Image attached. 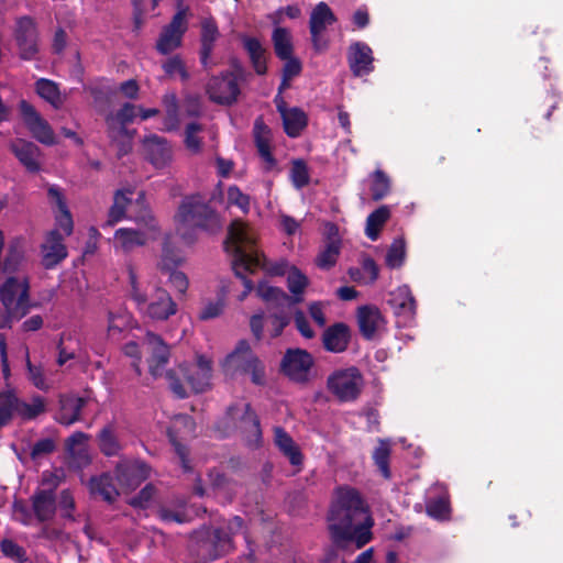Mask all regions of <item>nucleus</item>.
<instances>
[{
    "label": "nucleus",
    "mask_w": 563,
    "mask_h": 563,
    "mask_svg": "<svg viewBox=\"0 0 563 563\" xmlns=\"http://www.w3.org/2000/svg\"><path fill=\"white\" fill-rule=\"evenodd\" d=\"M328 520L333 545L325 551L322 563H332L338 550L353 553L372 540L373 519L358 492L352 487L335 490Z\"/></svg>",
    "instance_id": "1"
},
{
    "label": "nucleus",
    "mask_w": 563,
    "mask_h": 563,
    "mask_svg": "<svg viewBox=\"0 0 563 563\" xmlns=\"http://www.w3.org/2000/svg\"><path fill=\"white\" fill-rule=\"evenodd\" d=\"M225 249L232 254L235 276L246 280L247 274L263 269L269 277L286 278L287 282H307L299 268L285 260L268 261L257 249V232L249 223L234 220L229 227Z\"/></svg>",
    "instance_id": "2"
},
{
    "label": "nucleus",
    "mask_w": 563,
    "mask_h": 563,
    "mask_svg": "<svg viewBox=\"0 0 563 563\" xmlns=\"http://www.w3.org/2000/svg\"><path fill=\"white\" fill-rule=\"evenodd\" d=\"M47 196L57 229L51 231L42 244V263L46 268H51L67 256L64 238L71 234L74 222L64 191L58 186L52 185L48 187Z\"/></svg>",
    "instance_id": "3"
},
{
    "label": "nucleus",
    "mask_w": 563,
    "mask_h": 563,
    "mask_svg": "<svg viewBox=\"0 0 563 563\" xmlns=\"http://www.w3.org/2000/svg\"><path fill=\"white\" fill-rule=\"evenodd\" d=\"M175 234L184 244H191L200 229L220 228L218 214L200 196L186 197L175 214Z\"/></svg>",
    "instance_id": "4"
},
{
    "label": "nucleus",
    "mask_w": 563,
    "mask_h": 563,
    "mask_svg": "<svg viewBox=\"0 0 563 563\" xmlns=\"http://www.w3.org/2000/svg\"><path fill=\"white\" fill-rule=\"evenodd\" d=\"M244 532V521L235 516L228 521L227 528L205 529L195 537L192 551L201 562L216 560L233 550V537Z\"/></svg>",
    "instance_id": "5"
},
{
    "label": "nucleus",
    "mask_w": 563,
    "mask_h": 563,
    "mask_svg": "<svg viewBox=\"0 0 563 563\" xmlns=\"http://www.w3.org/2000/svg\"><path fill=\"white\" fill-rule=\"evenodd\" d=\"M222 367L229 376L250 374L255 385L265 384V367L246 340L238 342L235 349L224 358Z\"/></svg>",
    "instance_id": "6"
},
{
    "label": "nucleus",
    "mask_w": 563,
    "mask_h": 563,
    "mask_svg": "<svg viewBox=\"0 0 563 563\" xmlns=\"http://www.w3.org/2000/svg\"><path fill=\"white\" fill-rule=\"evenodd\" d=\"M132 296L140 306H146L145 312L151 319L166 320L177 312V305L170 295L155 284H147L145 289L134 284Z\"/></svg>",
    "instance_id": "7"
},
{
    "label": "nucleus",
    "mask_w": 563,
    "mask_h": 563,
    "mask_svg": "<svg viewBox=\"0 0 563 563\" xmlns=\"http://www.w3.org/2000/svg\"><path fill=\"white\" fill-rule=\"evenodd\" d=\"M13 38L19 57L33 60L40 54V31L37 22L30 15H21L14 20Z\"/></svg>",
    "instance_id": "8"
},
{
    "label": "nucleus",
    "mask_w": 563,
    "mask_h": 563,
    "mask_svg": "<svg viewBox=\"0 0 563 563\" xmlns=\"http://www.w3.org/2000/svg\"><path fill=\"white\" fill-rule=\"evenodd\" d=\"M363 385V376L356 367L338 369L327 380L328 390L342 402L355 400Z\"/></svg>",
    "instance_id": "9"
},
{
    "label": "nucleus",
    "mask_w": 563,
    "mask_h": 563,
    "mask_svg": "<svg viewBox=\"0 0 563 563\" xmlns=\"http://www.w3.org/2000/svg\"><path fill=\"white\" fill-rule=\"evenodd\" d=\"M140 229L121 228L114 233L115 246L125 252L142 246L158 235V227L153 216L147 212L136 219Z\"/></svg>",
    "instance_id": "10"
},
{
    "label": "nucleus",
    "mask_w": 563,
    "mask_h": 563,
    "mask_svg": "<svg viewBox=\"0 0 563 563\" xmlns=\"http://www.w3.org/2000/svg\"><path fill=\"white\" fill-rule=\"evenodd\" d=\"M227 415L232 426L243 434L250 445L260 443L262 438L260 420L249 402L243 400L234 402L228 408Z\"/></svg>",
    "instance_id": "11"
},
{
    "label": "nucleus",
    "mask_w": 563,
    "mask_h": 563,
    "mask_svg": "<svg viewBox=\"0 0 563 563\" xmlns=\"http://www.w3.org/2000/svg\"><path fill=\"white\" fill-rule=\"evenodd\" d=\"M24 124L32 136L44 145L56 144V135L51 124L27 101L21 100L19 104Z\"/></svg>",
    "instance_id": "12"
},
{
    "label": "nucleus",
    "mask_w": 563,
    "mask_h": 563,
    "mask_svg": "<svg viewBox=\"0 0 563 563\" xmlns=\"http://www.w3.org/2000/svg\"><path fill=\"white\" fill-rule=\"evenodd\" d=\"M312 365V356L307 351L300 349L288 350L282 361V368L285 375L300 384L310 380Z\"/></svg>",
    "instance_id": "13"
},
{
    "label": "nucleus",
    "mask_w": 563,
    "mask_h": 563,
    "mask_svg": "<svg viewBox=\"0 0 563 563\" xmlns=\"http://www.w3.org/2000/svg\"><path fill=\"white\" fill-rule=\"evenodd\" d=\"M239 78L235 73H225L213 77L207 85V93L213 102L220 104L233 103L240 93Z\"/></svg>",
    "instance_id": "14"
},
{
    "label": "nucleus",
    "mask_w": 563,
    "mask_h": 563,
    "mask_svg": "<svg viewBox=\"0 0 563 563\" xmlns=\"http://www.w3.org/2000/svg\"><path fill=\"white\" fill-rule=\"evenodd\" d=\"M0 300L10 314L23 317L30 308L29 284H2Z\"/></svg>",
    "instance_id": "15"
},
{
    "label": "nucleus",
    "mask_w": 563,
    "mask_h": 563,
    "mask_svg": "<svg viewBox=\"0 0 563 563\" xmlns=\"http://www.w3.org/2000/svg\"><path fill=\"white\" fill-rule=\"evenodd\" d=\"M306 284H291L290 291L294 296H288L280 288L271 286L269 284H258L256 295L272 308H288L296 302H299V297L305 289Z\"/></svg>",
    "instance_id": "16"
},
{
    "label": "nucleus",
    "mask_w": 563,
    "mask_h": 563,
    "mask_svg": "<svg viewBox=\"0 0 563 563\" xmlns=\"http://www.w3.org/2000/svg\"><path fill=\"white\" fill-rule=\"evenodd\" d=\"M144 347L150 354L147 360L148 369L152 376H162L169 361V347L161 336L148 332L144 338Z\"/></svg>",
    "instance_id": "17"
},
{
    "label": "nucleus",
    "mask_w": 563,
    "mask_h": 563,
    "mask_svg": "<svg viewBox=\"0 0 563 563\" xmlns=\"http://www.w3.org/2000/svg\"><path fill=\"white\" fill-rule=\"evenodd\" d=\"M187 30L186 9L179 10L172 22L164 27L157 41V51L162 54H168L177 48L181 43V37Z\"/></svg>",
    "instance_id": "18"
},
{
    "label": "nucleus",
    "mask_w": 563,
    "mask_h": 563,
    "mask_svg": "<svg viewBox=\"0 0 563 563\" xmlns=\"http://www.w3.org/2000/svg\"><path fill=\"white\" fill-rule=\"evenodd\" d=\"M195 432V422L191 417L187 415H177L173 418L172 427L168 429V437L170 442L173 443L180 461L184 470L188 471V451L185 445H183L177 437H191Z\"/></svg>",
    "instance_id": "19"
},
{
    "label": "nucleus",
    "mask_w": 563,
    "mask_h": 563,
    "mask_svg": "<svg viewBox=\"0 0 563 563\" xmlns=\"http://www.w3.org/2000/svg\"><path fill=\"white\" fill-rule=\"evenodd\" d=\"M170 244L172 239L167 238L163 246L162 257L157 264L158 277L167 278L169 282H186L188 276L183 271V260L170 253Z\"/></svg>",
    "instance_id": "20"
},
{
    "label": "nucleus",
    "mask_w": 563,
    "mask_h": 563,
    "mask_svg": "<svg viewBox=\"0 0 563 563\" xmlns=\"http://www.w3.org/2000/svg\"><path fill=\"white\" fill-rule=\"evenodd\" d=\"M357 324L361 334L372 340L385 325V319L380 310L372 305L361 306L356 312Z\"/></svg>",
    "instance_id": "21"
},
{
    "label": "nucleus",
    "mask_w": 563,
    "mask_h": 563,
    "mask_svg": "<svg viewBox=\"0 0 563 563\" xmlns=\"http://www.w3.org/2000/svg\"><path fill=\"white\" fill-rule=\"evenodd\" d=\"M11 151L14 153L19 162L30 173H37L41 170V148L32 142L19 139L11 143Z\"/></svg>",
    "instance_id": "22"
},
{
    "label": "nucleus",
    "mask_w": 563,
    "mask_h": 563,
    "mask_svg": "<svg viewBox=\"0 0 563 563\" xmlns=\"http://www.w3.org/2000/svg\"><path fill=\"white\" fill-rule=\"evenodd\" d=\"M336 18L325 2H319L311 11L309 29L314 47H320L322 33L329 25H332Z\"/></svg>",
    "instance_id": "23"
},
{
    "label": "nucleus",
    "mask_w": 563,
    "mask_h": 563,
    "mask_svg": "<svg viewBox=\"0 0 563 563\" xmlns=\"http://www.w3.org/2000/svg\"><path fill=\"white\" fill-rule=\"evenodd\" d=\"M143 151L147 159L156 167H165L172 158V150L165 139L151 134L143 141Z\"/></svg>",
    "instance_id": "24"
},
{
    "label": "nucleus",
    "mask_w": 563,
    "mask_h": 563,
    "mask_svg": "<svg viewBox=\"0 0 563 563\" xmlns=\"http://www.w3.org/2000/svg\"><path fill=\"white\" fill-rule=\"evenodd\" d=\"M211 362L205 356H199L197 363L184 373L186 382L195 393H202L210 386Z\"/></svg>",
    "instance_id": "25"
},
{
    "label": "nucleus",
    "mask_w": 563,
    "mask_h": 563,
    "mask_svg": "<svg viewBox=\"0 0 563 563\" xmlns=\"http://www.w3.org/2000/svg\"><path fill=\"white\" fill-rule=\"evenodd\" d=\"M150 475V468L142 462H121L117 466V477L121 485L135 488Z\"/></svg>",
    "instance_id": "26"
},
{
    "label": "nucleus",
    "mask_w": 563,
    "mask_h": 563,
    "mask_svg": "<svg viewBox=\"0 0 563 563\" xmlns=\"http://www.w3.org/2000/svg\"><path fill=\"white\" fill-rule=\"evenodd\" d=\"M349 64L355 76H364L373 70L371 47L362 42L353 43L349 48Z\"/></svg>",
    "instance_id": "27"
},
{
    "label": "nucleus",
    "mask_w": 563,
    "mask_h": 563,
    "mask_svg": "<svg viewBox=\"0 0 563 563\" xmlns=\"http://www.w3.org/2000/svg\"><path fill=\"white\" fill-rule=\"evenodd\" d=\"M88 435L84 432H75L67 440L69 464L75 468H82L90 464L91 459L87 446Z\"/></svg>",
    "instance_id": "28"
},
{
    "label": "nucleus",
    "mask_w": 563,
    "mask_h": 563,
    "mask_svg": "<svg viewBox=\"0 0 563 563\" xmlns=\"http://www.w3.org/2000/svg\"><path fill=\"white\" fill-rule=\"evenodd\" d=\"M136 117L137 106L132 103H125L117 113L109 114L106 119L109 136L117 139L125 135L128 133L125 125L133 122Z\"/></svg>",
    "instance_id": "29"
},
{
    "label": "nucleus",
    "mask_w": 563,
    "mask_h": 563,
    "mask_svg": "<svg viewBox=\"0 0 563 563\" xmlns=\"http://www.w3.org/2000/svg\"><path fill=\"white\" fill-rule=\"evenodd\" d=\"M86 405V399L74 395L59 397V410L56 420L60 424L70 426L80 420V412Z\"/></svg>",
    "instance_id": "30"
},
{
    "label": "nucleus",
    "mask_w": 563,
    "mask_h": 563,
    "mask_svg": "<svg viewBox=\"0 0 563 563\" xmlns=\"http://www.w3.org/2000/svg\"><path fill=\"white\" fill-rule=\"evenodd\" d=\"M351 333L350 328L342 322L329 327L322 335L323 346L332 353H341L347 349Z\"/></svg>",
    "instance_id": "31"
},
{
    "label": "nucleus",
    "mask_w": 563,
    "mask_h": 563,
    "mask_svg": "<svg viewBox=\"0 0 563 563\" xmlns=\"http://www.w3.org/2000/svg\"><path fill=\"white\" fill-rule=\"evenodd\" d=\"M387 302L398 314L412 317L416 312V301L407 285H400L391 291Z\"/></svg>",
    "instance_id": "32"
},
{
    "label": "nucleus",
    "mask_w": 563,
    "mask_h": 563,
    "mask_svg": "<svg viewBox=\"0 0 563 563\" xmlns=\"http://www.w3.org/2000/svg\"><path fill=\"white\" fill-rule=\"evenodd\" d=\"M254 139L258 153L266 163V168H273L275 159L271 153V130L262 119H257L254 123Z\"/></svg>",
    "instance_id": "33"
},
{
    "label": "nucleus",
    "mask_w": 563,
    "mask_h": 563,
    "mask_svg": "<svg viewBox=\"0 0 563 563\" xmlns=\"http://www.w3.org/2000/svg\"><path fill=\"white\" fill-rule=\"evenodd\" d=\"M35 91L40 98L49 103L54 109H60L66 97L60 92L58 85L47 78H40L35 82Z\"/></svg>",
    "instance_id": "34"
},
{
    "label": "nucleus",
    "mask_w": 563,
    "mask_h": 563,
    "mask_svg": "<svg viewBox=\"0 0 563 563\" xmlns=\"http://www.w3.org/2000/svg\"><path fill=\"white\" fill-rule=\"evenodd\" d=\"M278 109L283 118L286 133L290 137L298 136L307 125V117L305 112L298 108L287 109L280 106H278Z\"/></svg>",
    "instance_id": "35"
},
{
    "label": "nucleus",
    "mask_w": 563,
    "mask_h": 563,
    "mask_svg": "<svg viewBox=\"0 0 563 563\" xmlns=\"http://www.w3.org/2000/svg\"><path fill=\"white\" fill-rule=\"evenodd\" d=\"M33 510L40 521L51 520L56 510L55 496L51 490H42L33 497Z\"/></svg>",
    "instance_id": "36"
},
{
    "label": "nucleus",
    "mask_w": 563,
    "mask_h": 563,
    "mask_svg": "<svg viewBox=\"0 0 563 563\" xmlns=\"http://www.w3.org/2000/svg\"><path fill=\"white\" fill-rule=\"evenodd\" d=\"M275 443L292 465L297 466L302 463V454L298 445L282 428H275Z\"/></svg>",
    "instance_id": "37"
},
{
    "label": "nucleus",
    "mask_w": 563,
    "mask_h": 563,
    "mask_svg": "<svg viewBox=\"0 0 563 563\" xmlns=\"http://www.w3.org/2000/svg\"><path fill=\"white\" fill-rule=\"evenodd\" d=\"M218 36L219 31L216 22L212 19H205L201 22V63L206 68Z\"/></svg>",
    "instance_id": "38"
},
{
    "label": "nucleus",
    "mask_w": 563,
    "mask_h": 563,
    "mask_svg": "<svg viewBox=\"0 0 563 563\" xmlns=\"http://www.w3.org/2000/svg\"><path fill=\"white\" fill-rule=\"evenodd\" d=\"M131 190H118L114 194L113 203L109 209L104 225L113 227L125 217L126 208L131 203Z\"/></svg>",
    "instance_id": "39"
},
{
    "label": "nucleus",
    "mask_w": 563,
    "mask_h": 563,
    "mask_svg": "<svg viewBox=\"0 0 563 563\" xmlns=\"http://www.w3.org/2000/svg\"><path fill=\"white\" fill-rule=\"evenodd\" d=\"M276 56L280 59L292 56V35L288 29L276 26L272 34Z\"/></svg>",
    "instance_id": "40"
},
{
    "label": "nucleus",
    "mask_w": 563,
    "mask_h": 563,
    "mask_svg": "<svg viewBox=\"0 0 563 563\" xmlns=\"http://www.w3.org/2000/svg\"><path fill=\"white\" fill-rule=\"evenodd\" d=\"M163 106L165 110V119L163 121L164 131H173L178 129L180 124V109L177 103V98L174 93H166L163 98Z\"/></svg>",
    "instance_id": "41"
},
{
    "label": "nucleus",
    "mask_w": 563,
    "mask_h": 563,
    "mask_svg": "<svg viewBox=\"0 0 563 563\" xmlns=\"http://www.w3.org/2000/svg\"><path fill=\"white\" fill-rule=\"evenodd\" d=\"M90 492L100 495L106 501L112 503L119 496L109 474L92 477L89 483Z\"/></svg>",
    "instance_id": "42"
},
{
    "label": "nucleus",
    "mask_w": 563,
    "mask_h": 563,
    "mask_svg": "<svg viewBox=\"0 0 563 563\" xmlns=\"http://www.w3.org/2000/svg\"><path fill=\"white\" fill-rule=\"evenodd\" d=\"M390 217V210L387 206H382L372 212L366 220L365 234L372 240L376 241L378 239L380 229L387 222Z\"/></svg>",
    "instance_id": "43"
},
{
    "label": "nucleus",
    "mask_w": 563,
    "mask_h": 563,
    "mask_svg": "<svg viewBox=\"0 0 563 563\" xmlns=\"http://www.w3.org/2000/svg\"><path fill=\"white\" fill-rule=\"evenodd\" d=\"M243 45L247 51L254 69L257 74L263 75L266 71V60H265V51L260 43V41L255 37H243Z\"/></svg>",
    "instance_id": "44"
},
{
    "label": "nucleus",
    "mask_w": 563,
    "mask_h": 563,
    "mask_svg": "<svg viewBox=\"0 0 563 563\" xmlns=\"http://www.w3.org/2000/svg\"><path fill=\"white\" fill-rule=\"evenodd\" d=\"M340 254V243L338 241L328 242L316 257V265L321 269H329L336 263Z\"/></svg>",
    "instance_id": "45"
},
{
    "label": "nucleus",
    "mask_w": 563,
    "mask_h": 563,
    "mask_svg": "<svg viewBox=\"0 0 563 563\" xmlns=\"http://www.w3.org/2000/svg\"><path fill=\"white\" fill-rule=\"evenodd\" d=\"M99 446L102 453L108 456L117 455L121 450V445L117 439L114 428L112 426L104 427L99 433Z\"/></svg>",
    "instance_id": "46"
},
{
    "label": "nucleus",
    "mask_w": 563,
    "mask_h": 563,
    "mask_svg": "<svg viewBox=\"0 0 563 563\" xmlns=\"http://www.w3.org/2000/svg\"><path fill=\"white\" fill-rule=\"evenodd\" d=\"M389 455H390V444L388 441L379 440L378 445L376 446L373 459L375 464L377 465L379 472L385 478L390 477L389 471Z\"/></svg>",
    "instance_id": "47"
},
{
    "label": "nucleus",
    "mask_w": 563,
    "mask_h": 563,
    "mask_svg": "<svg viewBox=\"0 0 563 563\" xmlns=\"http://www.w3.org/2000/svg\"><path fill=\"white\" fill-rule=\"evenodd\" d=\"M406 258V242L404 238H397L389 246L386 255V264L391 268L400 267Z\"/></svg>",
    "instance_id": "48"
},
{
    "label": "nucleus",
    "mask_w": 563,
    "mask_h": 563,
    "mask_svg": "<svg viewBox=\"0 0 563 563\" xmlns=\"http://www.w3.org/2000/svg\"><path fill=\"white\" fill-rule=\"evenodd\" d=\"M227 202L229 207L234 206L244 214L250 211L251 198L249 195L242 192L238 186H229L227 190Z\"/></svg>",
    "instance_id": "49"
},
{
    "label": "nucleus",
    "mask_w": 563,
    "mask_h": 563,
    "mask_svg": "<svg viewBox=\"0 0 563 563\" xmlns=\"http://www.w3.org/2000/svg\"><path fill=\"white\" fill-rule=\"evenodd\" d=\"M27 378L40 390H48L52 387L51 382L45 377L41 366L33 365L30 361L29 351H25Z\"/></svg>",
    "instance_id": "50"
},
{
    "label": "nucleus",
    "mask_w": 563,
    "mask_h": 563,
    "mask_svg": "<svg viewBox=\"0 0 563 563\" xmlns=\"http://www.w3.org/2000/svg\"><path fill=\"white\" fill-rule=\"evenodd\" d=\"M15 410L23 418L33 419L45 411V401L42 397H35L31 402H18L15 400Z\"/></svg>",
    "instance_id": "51"
},
{
    "label": "nucleus",
    "mask_w": 563,
    "mask_h": 563,
    "mask_svg": "<svg viewBox=\"0 0 563 563\" xmlns=\"http://www.w3.org/2000/svg\"><path fill=\"white\" fill-rule=\"evenodd\" d=\"M389 179L388 177L382 172L376 170L372 175V196L374 200H380L383 199L388 192H389Z\"/></svg>",
    "instance_id": "52"
},
{
    "label": "nucleus",
    "mask_w": 563,
    "mask_h": 563,
    "mask_svg": "<svg viewBox=\"0 0 563 563\" xmlns=\"http://www.w3.org/2000/svg\"><path fill=\"white\" fill-rule=\"evenodd\" d=\"M284 60L285 65L283 68V80L279 90L287 89L289 87L290 80L298 76L302 68L300 60L294 56L285 58Z\"/></svg>",
    "instance_id": "53"
},
{
    "label": "nucleus",
    "mask_w": 563,
    "mask_h": 563,
    "mask_svg": "<svg viewBox=\"0 0 563 563\" xmlns=\"http://www.w3.org/2000/svg\"><path fill=\"white\" fill-rule=\"evenodd\" d=\"M427 514L435 519H444L449 514V503L445 497L429 499L426 504Z\"/></svg>",
    "instance_id": "54"
},
{
    "label": "nucleus",
    "mask_w": 563,
    "mask_h": 563,
    "mask_svg": "<svg viewBox=\"0 0 563 563\" xmlns=\"http://www.w3.org/2000/svg\"><path fill=\"white\" fill-rule=\"evenodd\" d=\"M1 551L5 556L18 563H30L24 549L12 540H3L1 542Z\"/></svg>",
    "instance_id": "55"
},
{
    "label": "nucleus",
    "mask_w": 563,
    "mask_h": 563,
    "mask_svg": "<svg viewBox=\"0 0 563 563\" xmlns=\"http://www.w3.org/2000/svg\"><path fill=\"white\" fill-rule=\"evenodd\" d=\"M202 130V126L198 123H190L186 128L185 144L191 153H198L201 150V141L198 133Z\"/></svg>",
    "instance_id": "56"
},
{
    "label": "nucleus",
    "mask_w": 563,
    "mask_h": 563,
    "mask_svg": "<svg viewBox=\"0 0 563 563\" xmlns=\"http://www.w3.org/2000/svg\"><path fill=\"white\" fill-rule=\"evenodd\" d=\"M209 478L212 487L218 489L219 492H222L230 496L236 494V485L234 483H231L223 474L218 472H211L209 474Z\"/></svg>",
    "instance_id": "57"
},
{
    "label": "nucleus",
    "mask_w": 563,
    "mask_h": 563,
    "mask_svg": "<svg viewBox=\"0 0 563 563\" xmlns=\"http://www.w3.org/2000/svg\"><path fill=\"white\" fill-rule=\"evenodd\" d=\"M291 180L297 188H302L309 183V172L302 161H295L291 167Z\"/></svg>",
    "instance_id": "58"
},
{
    "label": "nucleus",
    "mask_w": 563,
    "mask_h": 563,
    "mask_svg": "<svg viewBox=\"0 0 563 563\" xmlns=\"http://www.w3.org/2000/svg\"><path fill=\"white\" fill-rule=\"evenodd\" d=\"M165 73L170 76H179L183 80L188 79L189 75L185 68L184 62L178 57H172L163 64Z\"/></svg>",
    "instance_id": "59"
},
{
    "label": "nucleus",
    "mask_w": 563,
    "mask_h": 563,
    "mask_svg": "<svg viewBox=\"0 0 563 563\" xmlns=\"http://www.w3.org/2000/svg\"><path fill=\"white\" fill-rule=\"evenodd\" d=\"M58 507L63 517L75 520L73 516V511L75 509V499L69 490H62L59 495Z\"/></svg>",
    "instance_id": "60"
},
{
    "label": "nucleus",
    "mask_w": 563,
    "mask_h": 563,
    "mask_svg": "<svg viewBox=\"0 0 563 563\" xmlns=\"http://www.w3.org/2000/svg\"><path fill=\"white\" fill-rule=\"evenodd\" d=\"M55 450V442L52 439L38 440L31 450V457L33 460L41 459Z\"/></svg>",
    "instance_id": "61"
},
{
    "label": "nucleus",
    "mask_w": 563,
    "mask_h": 563,
    "mask_svg": "<svg viewBox=\"0 0 563 563\" xmlns=\"http://www.w3.org/2000/svg\"><path fill=\"white\" fill-rule=\"evenodd\" d=\"M155 494V488L153 485H146L137 496L133 497L130 500V505L139 508H146L148 503L152 500Z\"/></svg>",
    "instance_id": "62"
},
{
    "label": "nucleus",
    "mask_w": 563,
    "mask_h": 563,
    "mask_svg": "<svg viewBox=\"0 0 563 563\" xmlns=\"http://www.w3.org/2000/svg\"><path fill=\"white\" fill-rule=\"evenodd\" d=\"M223 308H224V302L222 299L218 300L217 302H209L200 311V319L209 320V319L217 318L222 313Z\"/></svg>",
    "instance_id": "63"
},
{
    "label": "nucleus",
    "mask_w": 563,
    "mask_h": 563,
    "mask_svg": "<svg viewBox=\"0 0 563 563\" xmlns=\"http://www.w3.org/2000/svg\"><path fill=\"white\" fill-rule=\"evenodd\" d=\"M295 325L302 336L311 339L314 336L313 330L310 328L309 322L301 311H297L294 317Z\"/></svg>",
    "instance_id": "64"
}]
</instances>
